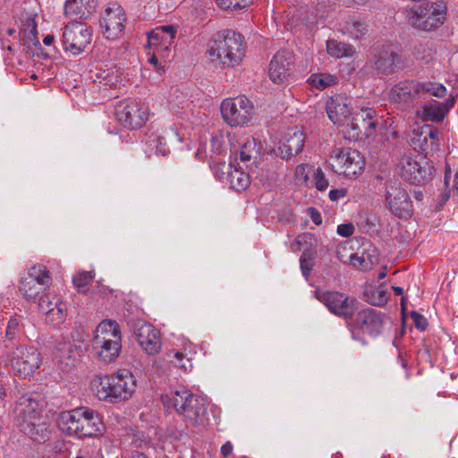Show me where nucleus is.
<instances>
[{
  "instance_id": "obj_33",
  "label": "nucleus",
  "mask_w": 458,
  "mask_h": 458,
  "mask_svg": "<svg viewBox=\"0 0 458 458\" xmlns=\"http://www.w3.org/2000/svg\"><path fill=\"white\" fill-rule=\"evenodd\" d=\"M19 38L21 44L25 46H30L37 42V23L34 16L28 15L22 21V25L19 32Z\"/></svg>"
},
{
  "instance_id": "obj_47",
  "label": "nucleus",
  "mask_w": 458,
  "mask_h": 458,
  "mask_svg": "<svg viewBox=\"0 0 458 458\" xmlns=\"http://www.w3.org/2000/svg\"><path fill=\"white\" fill-rule=\"evenodd\" d=\"M168 358L172 362L174 363L175 366L187 370L192 368V364L190 358H187L184 360V355L182 352L179 351H171L167 353Z\"/></svg>"
},
{
  "instance_id": "obj_20",
  "label": "nucleus",
  "mask_w": 458,
  "mask_h": 458,
  "mask_svg": "<svg viewBox=\"0 0 458 458\" xmlns=\"http://www.w3.org/2000/svg\"><path fill=\"white\" fill-rule=\"evenodd\" d=\"M126 21L123 9L118 4L106 7L102 15L101 28L106 38H118L124 28Z\"/></svg>"
},
{
  "instance_id": "obj_17",
  "label": "nucleus",
  "mask_w": 458,
  "mask_h": 458,
  "mask_svg": "<svg viewBox=\"0 0 458 458\" xmlns=\"http://www.w3.org/2000/svg\"><path fill=\"white\" fill-rule=\"evenodd\" d=\"M293 65L294 55L293 52L286 49L277 51L269 64L268 75L270 80L277 84L285 82L293 73Z\"/></svg>"
},
{
  "instance_id": "obj_6",
  "label": "nucleus",
  "mask_w": 458,
  "mask_h": 458,
  "mask_svg": "<svg viewBox=\"0 0 458 458\" xmlns=\"http://www.w3.org/2000/svg\"><path fill=\"white\" fill-rule=\"evenodd\" d=\"M447 6L445 1L426 2L408 11L409 23L416 30L431 32L442 27L446 21Z\"/></svg>"
},
{
  "instance_id": "obj_16",
  "label": "nucleus",
  "mask_w": 458,
  "mask_h": 458,
  "mask_svg": "<svg viewBox=\"0 0 458 458\" xmlns=\"http://www.w3.org/2000/svg\"><path fill=\"white\" fill-rule=\"evenodd\" d=\"M176 32L177 29L174 25H163L155 28L148 32L147 47L157 49L161 59H167L170 55Z\"/></svg>"
},
{
  "instance_id": "obj_51",
  "label": "nucleus",
  "mask_w": 458,
  "mask_h": 458,
  "mask_svg": "<svg viewBox=\"0 0 458 458\" xmlns=\"http://www.w3.org/2000/svg\"><path fill=\"white\" fill-rule=\"evenodd\" d=\"M351 33L356 38H360L366 30L365 23L361 21H353L349 27Z\"/></svg>"
},
{
  "instance_id": "obj_19",
  "label": "nucleus",
  "mask_w": 458,
  "mask_h": 458,
  "mask_svg": "<svg viewBox=\"0 0 458 458\" xmlns=\"http://www.w3.org/2000/svg\"><path fill=\"white\" fill-rule=\"evenodd\" d=\"M384 315L371 308L357 312L352 327L365 335L377 336L383 329Z\"/></svg>"
},
{
  "instance_id": "obj_61",
  "label": "nucleus",
  "mask_w": 458,
  "mask_h": 458,
  "mask_svg": "<svg viewBox=\"0 0 458 458\" xmlns=\"http://www.w3.org/2000/svg\"><path fill=\"white\" fill-rule=\"evenodd\" d=\"M393 291L396 295H402L403 293V288L400 286H393Z\"/></svg>"
},
{
  "instance_id": "obj_27",
  "label": "nucleus",
  "mask_w": 458,
  "mask_h": 458,
  "mask_svg": "<svg viewBox=\"0 0 458 458\" xmlns=\"http://www.w3.org/2000/svg\"><path fill=\"white\" fill-rule=\"evenodd\" d=\"M305 142V136L302 131L295 130L289 132L284 140L279 143L276 154L284 159H289L301 152Z\"/></svg>"
},
{
  "instance_id": "obj_25",
  "label": "nucleus",
  "mask_w": 458,
  "mask_h": 458,
  "mask_svg": "<svg viewBox=\"0 0 458 458\" xmlns=\"http://www.w3.org/2000/svg\"><path fill=\"white\" fill-rule=\"evenodd\" d=\"M81 348L72 342H64L56 345L54 352L55 363L63 371L68 372L75 367L81 357Z\"/></svg>"
},
{
  "instance_id": "obj_49",
  "label": "nucleus",
  "mask_w": 458,
  "mask_h": 458,
  "mask_svg": "<svg viewBox=\"0 0 458 458\" xmlns=\"http://www.w3.org/2000/svg\"><path fill=\"white\" fill-rule=\"evenodd\" d=\"M411 318H412L413 324L417 329L421 332L427 329L428 323L423 315L418 313L417 311H411Z\"/></svg>"
},
{
  "instance_id": "obj_32",
  "label": "nucleus",
  "mask_w": 458,
  "mask_h": 458,
  "mask_svg": "<svg viewBox=\"0 0 458 458\" xmlns=\"http://www.w3.org/2000/svg\"><path fill=\"white\" fill-rule=\"evenodd\" d=\"M239 168L233 167L225 179V182H228L233 190L240 191L246 189L250 184V173L254 171L244 172L242 169L245 168L241 163H237Z\"/></svg>"
},
{
  "instance_id": "obj_38",
  "label": "nucleus",
  "mask_w": 458,
  "mask_h": 458,
  "mask_svg": "<svg viewBox=\"0 0 458 458\" xmlns=\"http://www.w3.org/2000/svg\"><path fill=\"white\" fill-rule=\"evenodd\" d=\"M19 288L22 295L28 300L35 299L40 293L47 290L25 276L21 278Z\"/></svg>"
},
{
  "instance_id": "obj_14",
  "label": "nucleus",
  "mask_w": 458,
  "mask_h": 458,
  "mask_svg": "<svg viewBox=\"0 0 458 458\" xmlns=\"http://www.w3.org/2000/svg\"><path fill=\"white\" fill-rule=\"evenodd\" d=\"M90 40L91 31L84 23L79 21L71 22L64 29V48L74 55L81 53L90 43Z\"/></svg>"
},
{
  "instance_id": "obj_56",
  "label": "nucleus",
  "mask_w": 458,
  "mask_h": 458,
  "mask_svg": "<svg viewBox=\"0 0 458 458\" xmlns=\"http://www.w3.org/2000/svg\"><path fill=\"white\" fill-rule=\"evenodd\" d=\"M233 451V443L231 441L225 442L221 446V449H220L221 455L224 458H227L230 454H232Z\"/></svg>"
},
{
  "instance_id": "obj_52",
  "label": "nucleus",
  "mask_w": 458,
  "mask_h": 458,
  "mask_svg": "<svg viewBox=\"0 0 458 458\" xmlns=\"http://www.w3.org/2000/svg\"><path fill=\"white\" fill-rule=\"evenodd\" d=\"M336 233L342 237H350L354 233V225L352 223H344L337 225Z\"/></svg>"
},
{
  "instance_id": "obj_43",
  "label": "nucleus",
  "mask_w": 458,
  "mask_h": 458,
  "mask_svg": "<svg viewBox=\"0 0 458 458\" xmlns=\"http://www.w3.org/2000/svg\"><path fill=\"white\" fill-rule=\"evenodd\" d=\"M420 86H421L420 94L427 92L436 98H444L447 93L446 88L439 82L423 81V82H420Z\"/></svg>"
},
{
  "instance_id": "obj_21",
  "label": "nucleus",
  "mask_w": 458,
  "mask_h": 458,
  "mask_svg": "<svg viewBox=\"0 0 458 458\" xmlns=\"http://www.w3.org/2000/svg\"><path fill=\"white\" fill-rule=\"evenodd\" d=\"M38 308L46 315L47 320L53 324L63 322L66 317V304L60 296L51 292L40 296Z\"/></svg>"
},
{
  "instance_id": "obj_8",
  "label": "nucleus",
  "mask_w": 458,
  "mask_h": 458,
  "mask_svg": "<svg viewBox=\"0 0 458 458\" xmlns=\"http://www.w3.org/2000/svg\"><path fill=\"white\" fill-rule=\"evenodd\" d=\"M376 111L370 107L361 108L353 117L341 126L344 137L350 141H360L376 133L377 122Z\"/></svg>"
},
{
  "instance_id": "obj_36",
  "label": "nucleus",
  "mask_w": 458,
  "mask_h": 458,
  "mask_svg": "<svg viewBox=\"0 0 458 458\" xmlns=\"http://www.w3.org/2000/svg\"><path fill=\"white\" fill-rule=\"evenodd\" d=\"M327 51L330 55L336 58L350 57L354 54L352 46L333 39L327 41Z\"/></svg>"
},
{
  "instance_id": "obj_54",
  "label": "nucleus",
  "mask_w": 458,
  "mask_h": 458,
  "mask_svg": "<svg viewBox=\"0 0 458 458\" xmlns=\"http://www.w3.org/2000/svg\"><path fill=\"white\" fill-rule=\"evenodd\" d=\"M346 190L345 189H334L329 191V199L332 201H336L346 196Z\"/></svg>"
},
{
  "instance_id": "obj_7",
  "label": "nucleus",
  "mask_w": 458,
  "mask_h": 458,
  "mask_svg": "<svg viewBox=\"0 0 458 458\" xmlns=\"http://www.w3.org/2000/svg\"><path fill=\"white\" fill-rule=\"evenodd\" d=\"M332 170L348 178H356L365 167V160L360 151L351 148H336L328 158Z\"/></svg>"
},
{
  "instance_id": "obj_12",
  "label": "nucleus",
  "mask_w": 458,
  "mask_h": 458,
  "mask_svg": "<svg viewBox=\"0 0 458 458\" xmlns=\"http://www.w3.org/2000/svg\"><path fill=\"white\" fill-rule=\"evenodd\" d=\"M12 369L22 377L31 376L40 365V353L34 347L20 346L9 357Z\"/></svg>"
},
{
  "instance_id": "obj_22",
  "label": "nucleus",
  "mask_w": 458,
  "mask_h": 458,
  "mask_svg": "<svg viewBox=\"0 0 458 458\" xmlns=\"http://www.w3.org/2000/svg\"><path fill=\"white\" fill-rule=\"evenodd\" d=\"M420 81L405 80L396 83L389 91L388 98L395 104L411 106L420 98Z\"/></svg>"
},
{
  "instance_id": "obj_53",
  "label": "nucleus",
  "mask_w": 458,
  "mask_h": 458,
  "mask_svg": "<svg viewBox=\"0 0 458 458\" xmlns=\"http://www.w3.org/2000/svg\"><path fill=\"white\" fill-rule=\"evenodd\" d=\"M159 59L162 60L160 55H159V54H158V50L157 49H154L153 50V54H152V55L149 58L148 61H149V63L151 64L154 65L156 71L161 74L162 72H164L165 70H164V65H162L159 63Z\"/></svg>"
},
{
  "instance_id": "obj_39",
  "label": "nucleus",
  "mask_w": 458,
  "mask_h": 458,
  "mask_svg": "<svg viewBox=\"0 0 458 458\" xmlns=\"http://www.w3.org/2000/svg\"><path fill=\"white\" fill-rule=\"evenodd\" d=\"M97 80L99 84L108 86L110 88L116 87V85L122 81L121 75L114 68L107 71H100L97 73Z\"/></svg>"
},
{
  "instance_id": "obj_44",
  "label": "nucleus",
  "mask_w": 458,
  "mask_h": 458,
  "mask_svg": "<svg viewBox=\"0 0 458 458\" xmlns=\"http://www.w3.org/2000/svg\"><path fill=\"white\" fill-rule=\"evenodd\" d=\"M312 179L310 181L319 191H325L329 187L328 179L326 177L324 171L320 167L312 169Z\"/></svg>"
},
{
  "instance_id": "obj_4",
  "label": "nucleus",
  "mask_w": 458,
  "mask_h": 458,
  "mask_svg": "<svg viewBox=\"0 0 458 458\" xmlns=\"http://www.w3.org/2000/svg\"><path fill=\"white\" fill-rule=\"evenodd\" d=\"M97 395L100 400L121 402L130 399L136 389V378L125 369L98 379Z\"/></svg>"
},
{
  "instance_id": "obj_29",
  "label": "nucleus",
  "mask_w": 458,
  "mask_h": 458,
  "mask_svg": "<svg viewBox=\"0 0 458 458\" xmlns=\"http://www.w3.org/2000/svg\"><path fill=\"white\" fill-rule=\"evenodd\" d=\"M95 8V0H67L64 4V15L71 20L87 18Z\"/></svg>"
},
{
  "instance_id": "obj_10",
  "label": "nucleus",
  "mask_w": 458,
  "mask_h": 458,
  "mask_svg": "<svg viewBox=\"0 0 458 458\" xmlns=\"http://www.w3.org/2000/svg\"><path fill=\"white\" fill-rule=\"evenodd\" d=\"M161 400L167 409H174L194 424L198 423V398L190 394L184 386L172 388L169 392L161 395Z\"/></svg>"
},
{
  "instance_id": "obj_1",
  "label": "nucleus",
  "mask_w": 458,
  "mask_h": 458,
  "mask_svg": "<svg viewBox=\"0 0 458 458\" xmlns=\"http://www.w3.org/2000/svg\"><path fill=\"white\" fill-rule=\"evenodd\" d=\"M206 55L214 65L233 66L244 55L243 38L233 30L218 31L208 40Z\"/></svg>"
},
{
  "instance_id": "obj_28",
  "label": "nucleus",
  "mask_w": 458,
  "mask_h": 458,
  "mask_svg": "<svg viewBox=\"0 0 458 458\" xmlns=\"http://www.w3.org/2000/svg\"><path fill=\"white\" fill-rule=\"evenodd\" d=\"M455 99L449 98L443 102L432 100L422 106L421 119L425 122H437L444 120L450 109L454 106Z\"/></svg>"
},
{
  "instance_id": "obj_37",
  "label": "nucleus",
  "mask_w": 458,
  "mask_h": 458,
  "mask_svg": "<svg viewBox=\"0 0 458 458\" xmlns=\"http://www.w3.org/2000/svg\"><path fill=\"white\" fill-rule=\"evenodd\" d=\"M308 83L319 90H323L330 86L336 84L337 79L330 73H313L307 80Z\"/></svg>"
},
{
  "instance_id": "obj_48",
  "label": "nucleus",
  "mask_w": 458,
  "mask_h": 458,
  "mask_svg": "<svg viewBox=\"0 0 458 458\" xmlns=\"http://www.w3.org/2000/svg\"><path fill=\"white\" fill-rule=\"evenodd\" d=\"M94 273L91 271H84L77 274L73 279V284L79 289H82L87 286L94 278Z\"/></svg>"
},
{
  "instance_id": "obj_55",
  "label": "nucleus",
  "mask_w": 458,
  "mask_h": 458,
  "mask_svg": "<svg viewBox=\"0 0 458 458\" xmlns=\"http://www.w3.org/2000/svg\"><path fill=\"white\" fill-rule=\"evenodd\" d=\"M309 214L310 216L312 222L315 225H319L322 224V216L318 209H316L315 208H310Z\"/></svg>"
},
{
  "instance_id": "obj_3",
  "label": "nucleus",
  "mask_w": 458,
  "mask_h": 458,
  "mask_svg": "<svg viewBox=\"0 0 458 458\" xmlns=\"http://www.w3.org/2000/svg\"><path fill=\"white\" fill-rule=\"evenodd\" d=\"M14 412L17 426L24 434L37 442H45L48 438V427L41 417L40 405L36 400L21 397Z\"/></svg>"
},
{
  "instance_id": "obj_58",
  "label": "nucleus",
  "mask_w": 458,
  "mask_h": 458,
  "mask_svg": "<svg viewBox=\"0 0 458 458\" xmlns=\"http://www.w3.org/2000/svg\"><path fill=\"white\" fill-rule=\"evenodd\" d=\"M55 40V38L53 35H47L44 39H43V43L46 45V46H50L52 45V43L54 42Z\"/></svg>"
},
{
  "instance_id": "obj_41",
  "label": "nucleus",
  "mask_w": 458,
  "mask_h": 458,
  "mask_svg": "<svg viewBox=\"0 0 458 458\" xmlns=\"http://www.w3.org/2000/svg\"><path fill=\"white\" fill-rule=\"evenodd\" d=\"M349 259L353 267L363 270L371 268L373 264L377 261V258L376 256L368 253H362L360 256L357 253H352L349 256Z\"/></svg>"
},
{
  "instance_id": "obj_24",
  "label": "nucleus",
  "mask_w": 458,
  "mask_h": 458,
  "mask_svg": "<svg viewBox=\"0 0 458 458\" xmlns=\"http://www.w3.org/2000/svg\"><path fill=\"white\" fill-rule=\"evenodd\" d=\"M327 114L334 124L344 126L352 114L348 98L341 94L330 97L327 102Z\"/></svg>"
},
{
  "instance_id": "obj_13",
  "label": "nucleus",
  "mask_w": 458,
  "mask_h": 458,
  "mask_svg": "<svg viewBox=\"0 0 458 458\" xmlns=\"http://www.w3.org/2000/svg\"><path fill=\"white\" fill-rule=\"evenodd\" d=\"M115 114L124 126L138 129L148 121V108L140 102L127 99L117 105Z\"/></svg>"
},
{
  "instance_id": "obj_18",
  "label": "nucleus",
  "mask_w": 458,
  "mask_h": 458,
  "mask_svg": "<svg viewBox=\"0 0 458 458\" xmlns=\"http://www.w3.org/2000/svg\"><path fill=\"white\" fill-rule=\"evenodd\" d=\"M386 201L391 212L401 219H409L412 216L411 201L407 191L398 184L387 187Z\"/></svg>"
},
{
  "instance_id": "obj_64",
  "label": "nucleus",
  "mask_w": 458,
  "mask_h": 458,
  "mask_svg": "<svg viewBox=\"0 0 458 458\" xmlns=\"http://www.w3.org/2000/svg\"><path fill=\"white\" fill-rule=\"evenodd\" d=\"M157 153H160L162 156H165L166 153V150L164 147H157Z\"/></svg>"
},
{
  "instance_id": "obj_5",
  "label": "nucleus",
  "mask_w": 458,
  "mask_h": 458,
  "mask_svg": "<svg viewBox=\"0 0 458 458\" xmlns=\"http://www.w3.org/2000/svg\"><path fill=\"white\" fill-rule=\"evenodd\" d=\"M122 336L118 324L110 319L103 320L97 327L92 340L96 356L105 363L114 361L122 349Z\"/></svg>"
},
{
  "instance_id": "obj_15",
  "label": "nucleus",
  "mask_w": 458,
  "mask_h": 458,
  "mask_svg": "<svg viewBox=\"0 0 458 458\" xmlns=\"http://www.w3.org/2000/svg\"><path fill=\"white\" fill-rule=\"evenodd\" d=\"M138 344L149 355L156 354L161 348L160 332L152 324L139 319L132 326Z\"/></svg>"
},
{
  "instance_id": "obj_31",
  "label": "nucleus",
  "mask_w": 458,
  "mask_h": 458,
  "mask_svg": "<svg viewBox=\"0 0 458 458\" xmlns=\"http://www.w3.org/2000/svg\"><path fill=\"white\" fill-rule=\"evenodd\" d=\"M439 134V130L433 125H423L418 134L420 150L426 154L429 151H434L437 147Z\"/></svg>"
},
{
  "instance_id": "obj_35",
  "label": "nucleus",
  "mask_w": 458,
  "mask_h": 458,
  "mask_svg": "<svg viewBox=\"0 0 458 458\" xmlns=\"http://www.w3.org/2000/svg\"><path fill=\"white\" fill-rule=\"evenodd\" d=\"M25 277L32 280L34 283H38L42 287L47 288L52 284V277L49 270L45 265L38 264L32 266L29 270Z\"/></svg>"
},
{
  "instance_id": "obj_46",
  "label": "nucleus",
  "mask_w": 458,
  "mask_h": 458,
  "mask_svg": "<svg viewBox=\"0 0 458 458\" xmlns=\"http://www.w3.org/2000/svg\"><path fill=\"white\" fill-rule=\"evenodd\" d=\"M313 166L309 165L308 164H301L296 166L295 169V178L296 180L305 184L306 186L310 185V174H312Z\"/></svg>"
},
{
  "instance_id": "obj_2",
  "label": "nucleus",
  "mask_w": 458,
  "mask_h": 458,
  "mask_svg": "<svg viewBox=\"0 0 458 458\" xmlns=\"http://www.w3.org/2000/svg\"><path fill=\"white\" fill-rule=\"evenodd\" d=\"M57 425L63 433L80 438L98 436L105 429L100 417L94 411L83 407L61 412Z\"/></svg>"
},
{
  "instance_id": "obj_23",
  "label": "nucleus",
  "mask_w": 458,
  "mask_h": 458,
  "mask_svg": "<svg viewBox=\"0 0 458 458\" xmlns=\"http://www.w3.org/2000/svg\"><path fill=\"white\" fill-rule=\"evenodd\" d=\"M399 174L411 184H420L428 180L430 167L422 165L412 157H404L398 165Z\"/></svg>"
},
{
  "instance_id": "obj_59",
  "label": "nucleus",
  "mask_w": 458,
  "mask_h": 458,
  "mask_svg": "<svg viewBox=\"0 0 458 458\" xmlns=\"http://www.w3.org/2000/svg\"><path fill=\"white\" fill-rule=\"evenodd\" d=\"M347 246H350V243L348 242H344L342 246H339L338 250H337V255H338V258L344 261V256L341 254V250H346L347 249Z\"/></svg>"
},
{
  "instance_id": "obj_11",
  "label": "nucleus",
  "mask_w": 458,
  "mask_h": 458,
  "mask_svg": "<svg viewBox=\"0 0 458 458\" xmlns=\"http://www.w3.org/2000/svg\"><path fill=\"white\" fill-rule=\"evenodd\" d=\"M221 114L231 127L241 126L248 123L253 114V105L245 96L228 98L222 101Z\"/></svg>"
},
{
  "instance_id": "obj_62",
  "label": "nucleus",
  "mask_w": 458,
  "mask_h": 458,
  "mask_svg": "<svg viewBox=\"0 0 458 458\" xmlns=\"http://www.w3.org/2000/svg\"><path fill=\"white\" fill-rule=\"evenodd\" d=\"M386 276V267H383L382 271H380L377 275V279L382 280Z\"/></svg>"
},
{
  "instance_id": "obj_26",
  "label": "nucleus",
  "mask_w": 458,
  "mask_h": 458,
  "mask_svg": "<svg viewBox=\"0 0 458 458\" xmlns=\"http://www.w3.org/2000/svg\"><path fill=\"white\" fill-rule=\"evenodd\" d=\"M259 142L254 137L244 138L239 142L240 148L235 152V162L242 164L249 171H255L259 157Z\"/></svg>"
},
{
  "instance_id": "obj_60",
  "label": "nucleus",
  "mask_w": 458,
  "mask_h": 458,
  "mask_svg": "<svg viewBox=\"0 0 458 458\" xmlns=\"http://www.w3.org/2000/svg\"><path fill=\"white\" fill-rule=\"evenodd\" d=\"M450 175H451V168L449 166H446L445 174V183L446 185L448 184V181L450 179Z\"/></svg>"
},
{
  "instance_id": "obj_42",
  "label": "nucleus",
  "mask_w": 458,
  "mask_h": 458,
  "mask_svg": "<svg viewBox=\"0 0 458 458\" xmlns=\"http://www.w3.org/2000/svg\"><path fill=\"white\" fill-rule=\"evenodd\" d=\"M435 51L433 50L431 44L429 42L427 43H419L414 47L413 55L418 61H421L425 64H428L432 61Z\"/></svg>"
},
{
  "instance_id": "obj_30",
  "label": "nucleus",
  "mask_w": 458,
  "mask_h": 458,
  "mask_svg": "<svg viewBox=\"0 0 458 458\" xmlns=\"http://www.w3.org/2000/svg\"><path fill=\"white\" fill-rule=\"evenodd\" d=\"M399 62L400 56L396 53L384 49L376 55L375 67L379 73L388 75L394 72Z\"/></svg>"
},
{
  "instance_id": "obj_50",
  "label": "nucleus",
  "mask_w": 458,
  "mask_h": 458,
  "mask_svg": "<svg viewBox=\"0 0 458 458\" xmlns=\"http://www.w3.org/2000/svg\"><path fill=\"white\" fill-rule=\"evenodd\" d=\"M312 261L310 255L304 253L300 258V267L302 272V275L305 278H308L310 276V270L312 268Z\"/></svg>"
},
{
  "instance_id": "obj_63",
  "label": "nucleus",
  "mask_w": 458,
  "mask_h": 458,
  "mask_svg": "<svg viewBox=\"0 0 458 458\" xmlns=\"http://www.w3.org/2000/svg\"><path fill=\"white\" fill-rule=\"evenodd\" d=\"M131 458H147V456L142 453H135L131 455Z\"/></svg>"
},
{
  "instance_id": "obj_9",
  "label": "nucleus",
  "mask_w": 458,
  "mask_h": 458,
  "mask_svg": "<svg viewBox=\"0 0 458 458\" xmlns=\"http://www.w3.org/2000/svg\"><path fill=\"white\" fill-rule=\"evenodd\" d=\"M316 298L334 315L349 323L359 309V301L344 293L335 291H316Z\"/></svg>"
},
{
  "instance_id": "obj_40",
  "label": "nucleus",
  "mask_w": 458,
  "mask_h": 458,
  "mask_svg": "<svg viewBox=\"0 0 458 458\" xmlns=\"http://www.w3.org/2000/svg\"><path fill=\"white\" fill-rule=\"evenodd\" d=\"M209 165L214 176L222 182L225 181L229 171L233 167L232 163L227 164L220 158L213 159Z\"/></svg>"
},
{
  "instance_id": "obj_57",
  "label": "nucleus",
  "mask_w": 458,
  "mask_h": 458,
  "mask_svg": "<svg viewBox=\"0 0 458 458\" xmlns=\"http://www.w3.org/2000/svg\"><path fill=\"white\" fill-rule=\"evenodd\" d=\"M19 322L16 318H11L8 322L6 327V335L13 336L15 333V329L17 328Z\"/></svg>"
},
{
  "instance_id": "obj_45",
  "label": "nucleus",
  "mask_w": 458,
  "mask_h": 458,
  "mask_svg": "<svg viewBox=\"0 0 458 458\" xmlns=\"http://www.w3.org/2000/svg\"><path fill=\"white\" fill-rule=\"evenodd\" d=\"M215 2L225 10H242L252 4L253 0H215Z\"/></svg>"
},
{
  "instance_id": "obj_34",
  "label": "nucleus",
  "mask_w": 458,
  "mask_h": 458,
  "mask_svg": "<svg viewBox=\"0 0 458 458\" xmlns=\"http://www.w3.org/2000/svg\"><path fill=\"white\" fill-rule=\"evenodd\" d=\"M390 295L384 284H379L377 287L366 289L364 292L366 301L377 307L384 306L389 300Z\"/></svg>"
}]
</instances>
